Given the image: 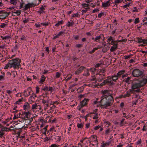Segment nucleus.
Segmentation results:
<instances>
[{
	"label": "nucleus",
	"instance_id": "nucleus-6",
	"mask_svg": "<svg viewBox=\"0 0 147 147\" xmlns=\"http://www.w3.org/2000/svg\"><path fill=\"white\" fill-rule=\"evenodd\" d=\"M31 109L34 112L36 113L40 111L41 109L40 105H38L36 103L32 105L31 107Z\"/></svg>",
	"mask_w": 147,
	"mask_h": 147
},
{
	"label": "nucleus",
	"instance_id": "nucleus-63",
	"mask_svg": "<svg viewBox=\"0 0 147 147\" xmlns=\"http://www.w3.org/2000/svg\"><path fill=\"white\" fill-rule=\"evenodd\" d=\"M115 43H116L115 42H109V45H113V46H117L116 44H115Z\"/></svg>",
	"mask_w": 147,
	"mask_h": 147
},
{
	"label": "nucleus",
	"instance_id": "nucleus-18",
	"mask_svg": "<svg viewBox=\"0 0 147 147\" xmlns=\"http://www.w3.org/2000/svg\"><path fill=\"white\" fill-rule=\"evenodd\" d=\"M112 80L111 77H109L108 78L105 80L104 81V83L105 84H111L112 83Z\"/></svg>",
	"mask_w": 147,
	"mask_h": 147
},
{
	"label": "nucleus",
	"instance_id": "nucleus-4",
	"mask_svg": "<svg viewBox=\"0 0 147 147\" xmlns=\"http://www.w3.org/2000/svg\"><path fill=\"white\" fill-rule=\"evenodd\" d=\"M30 114L29 111L24 112L21 115L20 119H18V121L20 122H22L24 120H28Z\"/></svg>",
	"mask_w": 147,
	"mask_h": 147
},
{
	"label": "nucleus",
	"instance_id": "nucleus-44",
	"mask_svg": "<svg viewBox=\"0 0 147 147\" xmlns=\"http://www.w3.org/2000/svg\"><path fill=\"white\" fill-rule=\"evenodd\" d=\"M22 98H20L15 103V104H20L21 102L22 101Z\"/></svg>",
	"mask_w": 147,
	"mask_h": 147
},
{
	"label": "nucleus",
	"instance_id": "nucleus-47",
	"mask_svg": "<svg viewBox=\"0 0 147 147\" xmlns=\"http://www.w3.org/2000/svg\"><path fill=\"white\" fill-rule=\"evenodd\" d=\"M147 123H146L144 124V125L143 126L142 130L143 131H146L147 130Z\"/></svg>",
	"mask_w": 147,
	"mask_h": 147
},
{
	"label": "nucleus",
	"instance_id": "nucleus-8",
	"mask_svg": "<svg viewBox=\"0 0 147 147\" xmlns=\"http://www.w3.org/2000/svg\"><path fill=\"white\" fill-rule=\"evenodd\" d=\"M10 13V12H7L5 11H0V19H5L8 16Z\"/></svg>",
	"mask_w": 147,
	"mask_h": 147
},
{
	"label": "nucleus",
	"instance_id": "nucleus-24",
	"mask_svg": "<svg viewBox=\"0 0 147 147\" xmlns=\"http://www.w3.org/2000/svg\"><path fill=\"white\" fill-rule=\"evenodd\" d=\"M99 115L98 114H96L95 115H93V119H95V122L96 123L98 122V119L99 118Z\"/></svg>",
	"mask_w": 147,
	"mask_h": 147
},
{
	"label": "nucleus",
	"instance_id": "nucleus-42",
	"mask_svg": "<svg viewBox=\"0 0 147 147\" xmlns=\"http://www.w3.org/2000/svg\"><path fill=\"white\" fill-rule=\"evenodd\" d=\"M49 102H47V103H46L45 104L43 105V106L44 107V109L45 110H46V109H48V107L49 106Z\"/></svg>",
	"mask_w": 147,
	"mask_h": 147
},
{
	"label": "nucleus",
	"instance_id": "nucleus-28",
	"mask_svg": "<svg viewBox=\"0 0 147 147\" xmlns=\"http://www.w3.org/2000/svg\"><path fill=\"white\" fill-rule=\"evenodd\" d=\"M111 77L112 81L114 82H116V80H117L119 78L117 76V75H114L112 76Z\"/></svg>",
	"mask_w": 147,
	"mask_h": 147
},
{
	"label": "nucleus",
	"instance_id": "nucleus-26",
	"mask_svg": "<svg viewBox=\"0 0 147 147\" xmlns=\"http://www.w3.org/2000/svg\"><path fill=\"white\" fill-rule=\"evenodd\" d=\"M109 145V143L108 142H102L101 143V147H105L107 146H108Z\"/></svg>",
	"mask_w": 147,
	"mask_h": 147
},
{
	"label": "nucleus",
	"instance_id": "nucleus-12",
	"mask_svg": "<svg viewBox=\"0 0 147 147\" xmlns=\"http://www.w3.org/2000/svg\"><path fill=\"white\" fill-rule=\"evenodd\" d=\"M53 88L52 87L48 86H46L43 88L42 90L45 91H50L51 93L53 90Z\"/></svg>",
	"mask_w": 147,
	"mask_h": 147
},
{
	"label": "nucleus",
	"instance_id": "nucleus-23",
	"mask_svg": "<svg viewBox=\"0 0 147 147\" xmlns=\"http://www.w3.org/2000/svg\"><path fill=\"white\" fill-rule=\"evenodd\" d=\"M125 72V71L124 70L119 71L117 74V76L119 78Z\"/></svg>",
	"mask_w": 147,
	"mask_h": 147
},
{
	"label": "nucleus",
	"instance_id": "nucleus-35",
	"mask_svg": "<svg viewBox=\"0 0 147 147\" xmlns=\"http://www.w3.org/2000/svg\"><path fill=\"white\" fill-rule=\"evenodd\" d=\"M131 77H128L126 79H125V82L126 83L129 84L131 82Z\"/></svg>",
	"mask_w": 147,
	"mask_h": 147
},
{
	"label": "nucleus",
	"instance_id": "nucleus-16",
	"mask_svg": "<svg viewBox=\"0 0 147 147\" xmlns=\"http://www.w3.org/2000/svg\"><path fill=\"white\" fill-rule=\"evenodd\" d=\"M36 97V95L33 93V95L30 96L29 98V101L30 103L31 104L32 103L33 100Z\"/></svg>",
	"mask_w": 147,
	"mask_h": 147
},
{
	"label": "nucleus",
	"instance_id": "nucleus-15",
	"mask_svg": "<svg viewBox=\"0 0 147 147\" xmlns=\"http://www.w3.org/2000/svg\"><path fill=\"white\" fill-rule=\"evenodd\" d=\"M30 105L28 102L25 103L23 106L24 109L27 112L28 111V109L30 108Z\"/></svg>",
	"mask_w": 147,
	"mask_h": 147
},
{
	"label": "nucleus",
	"instance_id": "nucleus-55",
	"mask_svg": "<svg viewBox=\"0 0 147 147\" xmlns=\"http://www.w3.org/2000/svg\"><path fill=\"white\" fill-rule=\"evenodd\" d=\"M41 25V24H40V23L39 24V23H38V24L36 23L35 24V26L36 28H39L40 27Z\"/></svg>",
	"mask_w": 147,
	"mask_h": 147
},
{
	"label": "nucleus",
	"instance_id": "nucleus-57",
	"mask_svg": "<svg viewBox=\"0 0 147 147\" xmlns=\"http://www.w3.org/2000/svg\"><path fill=\"white\" fill-rule=\"evenodd\" d=\"M36 94L38 93L39 92V88L38 86H36Z\"/></svg>",
	"mask_w": 147,
	"mask_h": 147
},
{
	"label": "nucleus",
	"instance_id": "nucleus-48",
	"mask_svg": "<svg viewBox=\"0 0 147 147\" xmlns=\"http://www.w3.org/2000/svg\"><path fill=\"white\" fill-rule=\"evenodd\" d=\"M77 126L78 128H82L83 127V125L82 123H78Z\"/></svg>",
	"mask_w": 147,
	"mask_h": 147
},
{
	"label": "nucleus",
	"instance_id": "nucleus-45",
	"mask_svg": "<svg viewBox=\"0 0 147 147\" xmlns=\"http://www.w3.org/2000/svg\"><path fill=\"white\" fill-rule=\"evenodd\" d=\"M73 22H70L68 21V23L67 24V25L68 27H69L71 26H72L73 25Z\"/></svg>",
	"mask_w": 147,
	"mask_h": 147
},
{
	"label": "nucleus",
	"instance_id": "nucleus-36",
	"mask_svg": "<svg viewBox=\"0 0 147 147\" xmlns=\"http://www.w3.org/2000/svg\"><path fill=\"white\" fill-rule=\"evenodd\" d=\"M63 20H61L60 21H58L57 23L56 24L55 26L57 27H58L60 25L63 24Z\"/></svg>",
	"mask_w": 147,
	"mask_h": 147
},
{
	"label": "nucleus",
	"instance_id": "nucleus-7",
	"mask_svg": "<svg viewBox=\"0 0 147 147\" xmlns=\"http://www.w3.org/2000/svg\"><path fill=\"white\" fill-rule=\"evenodd\" d=\"M89 100L88 99L84 98L82 101L80 102V105L78 107V110H80L82 107L85 106L88 101Z\"/></svg>",
	"mask_w": 147,
	"mask_h": 147
},
{
	"label": "nucleus",
	"instance_id": "nucleus-40",
	"mask_svg": "<svg viewBox=\"0 0 147 147\" xmlns=\"http://www.w3.org/2000/svg\"><path fill=\"white\" fill-rule=\"evenodd\" d=\"M101 47H95L91 51H90L89 52V53L90 54L92 53H94V51H95L97 50L99 48H100Z\"/></svg>",
	"mask_w": 147,
	"mask_h": 147
},
{
	"label": "nucleus",
	"instance_id": "nucleus-49",
	"mask_svg": "<svg viewBox=\"0 0 147 147\" xmlns=\"http://www.w3.org/2000/svg\"><path fill=\"white\" fill-rule=\"evenodd\" d=\"M108 50V49L106 47H104L102 49V51L103 53H105L107 52Z\"/></svg>",
	"mask_w": 147,
	"mask_h": 147
},
{
	"label": "nucleus",
	"instance_id": "nucleus-64",
	"mask_svg": "<svg viewBox=\"0 0 147 147\" xmlns=\"http://www.w3.org/2000/svg\"><path fill=\"white\" fill-rule=\"evenodd\" d=\"M121 2V0H115V3H119Z\"/></svg>",
	"mask_w": 147,
	"mask_h": 147
},
{
	"label": "nucleus",
	"instance_id": "nucleus-32",
	"mask_svg": "<svg viewBox=\"0 0 147 147\" xmlns=\"http://www.w3.org/2000/svg\"><path fill=\"white\" fill-rule=\"evenodd\" d=\"M46 78L43 75H42L41 76L40 80L39 81V83L40 84H42L45 81Z\"/></svg>",
	"mask_w": 147,
	"mask_h": 147
},
{
	"label": "nucleus",
	"instance_id": "nucleus-50",
	"mask_svg": "<svg viewBox=\"0 0 147 147\" xmlns=\"http://www.w3.org/2000/svg\"><path fill=\"white\" fill-rule=\"evenodd\" d=\"M90 71L94 73L96 71V69L94 68H91L90 69Z\"/></svg>",
	"mask_w": 147,
	"mask_h": 147
},
{
	"label": "nucleus",
	"instance_id": "nucleus-20",
	"mask_svg": "<svg viewBox=\"0 0 147 147\" xmlns=\"http://www.w3.org/2000/svg\"><path fill=\"white\" fill-rule=\"evenodd\" d=\"M20 116L21 115L20 112L17 113H15L14 114V116L13 117V119H18L19 118V119H20Z\"/></svg>",
	"mask_w": 147,
	"mask_h": 147
},
{
	"label": "nucleus",
	"instance_id": "nucleus-3",
	"mask_svg": "<svg viewBox=\"0 0 147 147\" xmlns=\"http://www.w3.org/2000/svg\"><path fill=\"white\" fill-rule=\"evenodd\" d=\"M20 62L21 60L18 58H16L9 61L4 68L5 69H8L9 68L13 67L14 69H19L21 66Z\"/></svg>",
	"mask_w": 147,
	"mask_h": 147
},
{
	"label": "nucleus",
	"instance_id": "nucleus-17",
	"mask_svg": "<svg viewBox=\"0 0 147 147\" xmlns=\"http://www.w3.org/2000/svg\"><path fill=\"white\" fill-rule=\"evenodd\" d=\"M110 5V2L109 1H107L105 3H102V7H107Z\"/></svg>",
	"mask_w": 147,
	"mask_h": 147
},
{
	"label": "nucleus",
	"instance_id": "nucleus-2",
	"mask_svg": "<svg viewBox=\"0 0 147 147\" xmlns=\"http://www.w3.org/2000/svg\"><path fill=\"white\" fill-rule=\"evenodd\" d=\"M138 83L133 84L131 86V89H130V92L131 93L135 91L137 92H139L140 88L145 85L147 83V75L141 77L139 79Z\"/></svg>",
	"mask_w": 147,
	"mask_h": 147
},
{
	"label": "nucleus",
	"instance_id": "nucleus-10",
	"mask_svg": "<svg viewBox=\"0 0 147 147\" xmlns=\"http://www.w3.org/2000/svg\"><path fill=\"white\" fill-rule=\"evenodd\" d=\"M6 128L0 124V138H2L4 134L3 131H5Z\"/></svg>",
	"mask_w": 147,
	"mask_h": 147
},
{
	"label": "nucleus",
	"instance_id": "nucleus-9",
	"mask_svg": "<svg viewBox=\"0 0 147 147\" xmlns=\"http://www.w3.org/2000/svg\"><path fill=\"white\" fill-rule=\"evenodd\" d=\"M32 92V90L30 88H28L26 90H24L23 92V94L25 97H27Z\"/></svg>",
	"mask_w": 147,
	"mask_h": 147
},
{
	"label": "nucleus",
	"instance_id": "nucleus-1",
	"mask_svg": "<svg viewBox=\"0 0 147 147\" xmlns=\"http://www.w3.org/2000/svg\"><path fill=\"white\" fill-rule=\"evenodd\" d=\"M101 94L100 101H98V99L96 98V100L93 101V104L102 109H108L113 105L114 101L112 91L110 90H102Z\"/></svg>",
	"mask_w": 147,
	"mask_h": 147
},
{
	"label": "nucleus",
	"instance_id": "nucleus-27",
	"mask_svg": "<svg viewBox=\"0 0 147 147\" xmlns=\"http://www.w3.org/2000/svg\"><path fill=\"white\" fill-rule=\"evenodd\" d=\"M11 4L14 6H16L17 4V0H10Z\"/></svg>",
	"mask_w": 147,
	"mask_h": 147
},
{
	"label": "nucleus",
	"instance_id": "nucleus-62",
	"mask_svg": "<svg viewBox=\"0 0 147 147\" xmlns=\"http://www.w3.org/2000/svg\"><path fill=\"white\" fill-rule=\"evenodd\" d=\"M130 3H129L127 4H126L125 5H124L123 6V7L124 8H127V7H129L130 5Z\"/></svg>",
	"mask_w": 147,
	"mask_h": 147
},
{
	"label": "nucleus",
	"instance_id": "nucleus-58",
	"mask_svg": "<svg viewBox=\"0 0 147 147\" xmlns=\"http://www.w3.org/2000/svg\"><path fill=\"white\" fill-rule=\"evenodd\" d=\"M131 56V55H130L127 56H126V55H125V56H124V58L125 59H128Z\"/></svg>",
	"mask_w": 147,
	"mask_h": 147
},
{
	"label": "nucleus",
	"instance_id": "nucleus-51",
	"mask_svg": "<svg viewBox=\"0 0 147 147\" xmlns=\"http://www.w3.org/2000/svg\"><path fill=\"white\" fill-rule=\"evenodd\" d=\"M61 74L59 72H57L56 73L55 77L56 78H59L60 77Z\"/></svg>",
	"mask_w": 147,
	"mask_h": 147
},
{
	"label": "nucleus",
	"instance_id": "nucleus-43",
	"mask_svg": "<svg viewBox=\"0 0 147 147\" xmlns=\"http://www.w3.org/2000/svg\"><path fill=\"white\" fill-rule=\"evenodd\" d=\"M138 43H143L144 39H142L140 38H138Z\"/></svg>",
	"mask_w": 147,
	"mask_h": 147
},
{
	"label": "nucleus",
	"instance_id": "nucleus-39",
	"mask_svg": "<svg viewBox=\"0 0 147 147\" xmlns=\"http://www.w3.org/2000/svg\"><path fill=\"white\" fill-rule=\"evenodd\" d=\"M80 17V15L78 12H77L76 13L73 14L71 16V18H74V17H78L79 18Z\"/></svg>",
	"mask_w": 147,
	"mask_h": 147
},
{
	"label": "nucleus",
	"instance_id": "nucleus-54",
	"mask_svg": "<svg viewBox=\"0 0 147 147\" xmlns=\"http://www.w3.org/2000/svg\"><path fill=\"white\" fill-rule=\"evenodd\" d=\"M6 93L9 94L11 97V94L12 93V91L11 90H6Z\"/></svg>",
	"mask_w": 147,
	"mask_h": 147
},
{
	"label": "nucleus",
	"instance_id": "nucleus-33",
	"mask_svg": "<svg viewBox=\"0 0 147 147\" xmlns=\"http://www.w3.org/2000/svg\"><path fill=\"white\" fill-rule=\"evenodd\" d=\"M107 41L109 44V42H115V40L113 39V38L111 36H110L108 38Z\"/></svg>",
	"mask_w": 147,
	"mask_h": 147
},
{
	"label": "nucleus",
	"instance_id": "nucleus-11",
	"mask_svg": "<svg viewBox=\"0 0 147 147\" xmlns=\"http://www.w3.org/2000/svg\"><path fill=\"white\" fill-rule=\"evenodd\" d=\"M43 98L42 99V103L44 105V104L48 102L49 100V96L46 95H44L42 96Z\"/></svg>",
	"mask_w": 147,
	"mask_h": 147
},
{
	"label": "nucleus",
	"instance_id": "nucleus-60",
	"mask_svg": "<svg viewBox=\"0 0 147 147\" xmlns=\"http://www.w3.org/2000/svg\"><path fill=\"white\" fill-rule=\"evenodd\" d=\"M104 15V14L103 13L101 12L99 13L98 15V17L99 18H100L102 16Z\"/></svg>",
	"mask_w": 147,
	"mask_h": 147
},
{
	"label": "nucleus",
	"instance_id": "nucleus-29",
	"mask_svg": "<svg viewBox=\"0 0 147 147\" xmlns=\"http://www.w3.org/2000/svg\"><path fill=\"white\" fill-rule=\"evenodd\" d=\"M117 46H112L111 47L110 49V51L111 52H115L117 50Z\"/></svg>",
	"mask_w": 147,
	"mask_h": 147
},
{
	"label": "nucleus",
	"instance_id": "nucleus-61",
	"mask_svg": "<svg viewBox=\"0 0 147 147\" xmlns=\"http://www.w3.org/2000/svg\"><path fill=\"white\" fill-rule=\"evenodd\" d=\"M49 147H58V146L55 144H53L51 145Z\"/></svg>",
	"mask_w": 147,
	"mask_h": 147
},
{
	"label": "nucleus",
	"instance_id": "nucleus-19",
	"mask_svg": "<svg viewBox=\"0 0 147 147\" xmlns=\"http://www.w3.org/2000/svg\"><path fill=\"white\" fill-rule=\"evenodd\" d=\"M33 6V4L28 3L26 4L24 7V9L25 10H27L28 8L32 7Z\"/></svg>",
	"mask_w": 147,
	"mask_h": 147
},
{
	"label": "nucleus",
	"instance_id": "nucleus-30",
	"mask_svg": "<svg viewBox=\"0 0 147 147\" xmlns=\"http://www.w3.org/2000/svg\"><path fill=\"white\" fill-rule=\"evenodd\" d=\"M130 91L129 92L127 91L126 93L124 94H123L122 95V97L123 98H125L127 97H129L131 93H130Z\"/></svg>",
	"mask_w": 147,
	"mask_h": 147
},
{
	"label": "nucleus",
	"instance_id": "nucleus-41",
	"mask_svg": "<svg viewBox=\"0 0 147 147\" xmlns=\"http://www.w3.org/2000/svg\"><path fill=\"white\" fill-rule=\"evenodd\" d=\"M125 120V119H122L121 121L119 123V125L120 126H122L124 125L123 122Z\"/></svg>",
	"mask_w": 147,
	"mask_h": 147
},
{
	"label": "nucleus",
	"instance_id": "nucleus-46",
	"mask_svg": "<svg viewBox=\"0 0 147 147\" xmlns=\"http://www.w3.org/2000/svg\"><path fill=\"white\" fill-rule=\"evenodd\" d=\"M1 73L2 74V75H0V80L3 79H4V78L5 76V74L4 72H1Z\"/></svg>",
	"mask_w": 147,
	"mask_h": 147
},
{
	"label": "nucleus",
	"instance_id": "nucleus-14",
	"mask_svg": "<svg viewBox=\"0 0 147 147\" xmlns=\"http://www.w3.org/2000/svg\"><path fill=\"white\" fill-rule=\"evenodd\" d=\"M103 36V35L102 34H100L99 36H96L95 38V42L100 43L101 42L100 41V40L102 38V37Z\"/></svg>",
	"mask_w": 147,
	"mask_h": 147
},
{
	"label": "nucleus",
	"instance_id": "nucleus-34",
	"mask_svg": "<svg viewBox=\"0 0 147 147\" xmlns=\"http://www.w3.org/2000/svg\"><path fill=\"white\" fill-rule=\"evenodd\" d=\"M85 139V138L80 141V142L78 144V147H83L84 144L83 143V141Z\"/></svg>",
	"mask_w": 147,
	"mask_h": 147
},
{
	"label": "nucleus",
	"instance_id": "nucleus-5",
	"mask_svg": "<svg viewBox=\"0 0 147 147\" xmlns=\"http://www.w3.org/2000/svg\"><path fill=\"white\" fill-rule=\"evenodd\" d=\"M144 71L140 70L138 69H134L132 72V75L134 77H139L142 76V77L145 76L143 75Z\"/></svg>",
	"mask_w": 147,
	"mask_h": 147
},
{
	"label": "nucleus",
	"instance_id": "nucleus-56",
	"mask_svg": "<svg viewBox=\"0 0 147 147\" xmlns=\"http://www.w3.org/2000/svg\"><path fill=\"white\" fill-rule=\"evenodd\" d=\"M6 24L5 23H2L0 25V27L2 28H4Z\"/></svg>",
	"mask_w": 147,
	"mask_h": 147
},
{
	"label": "nucleus",
	"instance_id": "nucleus-53",
	"mask_svg": "<svg viewBox=\"0 0 147 147\" xmlns=\"http://www.w3.org/2000/svg\"><path fill=\"white\" fill-rule=\"evenodd\" d=\"M50 23L48 22H45V23H40V24L42 25L43 26H48L49 25Z\"/></svg>",
	"mask_w": 147,
	"mask_h": 147
},
{
	"label": "nucleus",
	"instance_id": "nucleus-38",
	"mask_svg": "<svg viewBox=\"0 0 147 147\" xmlns=\"http://www.w3.org/2000/svg\"><path fill=\"white\" fill-rule=\"evenodd\" d=\"M0 37L3 40H8L10 38V37L9 36H1Z\"/></svg>",
	"mask_w": 147,
	"mask_h": 147
},
{
	"label": "nucleus",
	"instance_id": "nucleus-31",
	"mask_svg": "<svg viewBox=\"0 0 147 147\" xmlns=\"http://www.w3.org/2000/svg\"><path fill=\"white\" fill-rule=\"evenodd\" d=\"M90 73L89 71V70L88 69H86L84 71V75L86 76H89L90 75Z\"/></svg>",
	"mask_w": 147,
	"mask_h": 147
},
{
	"label": "nucleus",
	"instance_id": "nucleus-21",
	"mask_svg": "<svg viewBox=\"0 0 147 147\" xmlns=\"http://www.w3.org/2000/svg\"><path fill=\"white\" fill-rule=\"evenodd\" d=\"M90 139L91 140L92 142H97V137L96 136H92L90 137Z\"/></svg>",
	"mask_w": 147,
	"mask_h": 147
},
{
	"label": "nucleus",
	"instance_id": "nucleus-22",
	"mask_svg": "<svg viewBox=\"0 0 147 147\" xmlns=\"http://www.w3.org/2000/svg\"><path fill=\"white\" fill-rule=\"evenodd\" d=\"M45 9V8H44L43 6L41 7L39 9L38 11H37L40 14H42L44 13L43 10Z\"/></svg>",
	"mask_w": 147,
	"mask_h": 147
},
{
	"label": "nucleus",
	"instance_id": "nucleus-25",
	"mask_svg": "<svg viewBox=\"0 0 147 147\" xmlns=\"http://www.w3.org/2000/svg\"><path fill=\"white\" fill-rule=\"evenodd\" d=\"M64 33V32L62 31L59 32L58 34H56V35L53 37V39H55L57 38H59L61 35Z\"/></svg>",
	"mask_w": 147,
	"mask_h": 147
},
{
	"label": "nucleus",
	"instance_id": "nucleus-37",
	"mask_svg": "<svg viewBox=\"0 0 147 147\" xmlns=\"http://www.w3.org/2000/svg\"><path fill=\"white\" fill-rule=\"evenodd\" d=\"M21 13V12L20 11L17 10L16 11L13 13V14L14 16H19Z\"/></svg>",
	"mask_w": 147,
	"mask_h": 147
},
{
	"label": "nucleus",
	"instance_id": "nucleus-52",
	"mask_svg": "<svg viewBox=\"0 0 147 147\" xmlns=\"http://www.w3.org/2000/svg\"><path fill=\"white\" fill-rule=\"evenodd\" d=\"M139 18H137L135 19L134 23L135 24H136L138 23L139 22Z\"/></svg>",
	"mask_w": 147,
	"mask_h": 147
},
{
	"label": "nucleus",
	"instance_id": "nucleus-13",
	"mask_svg": "<svg viewBox=\"0 0 147 147\" xmlns=\"http://www.w3.org/2000/svg\"><path fill=\"white\" fill-rule=\"evenodd\" d=\"M85 68V67L84 66H81L79 68L75 71V74L78 75L80 74L83 71V69Z\"/></svg>",
	"mask_w": 147,
	"mask_h": 147
},
{
	"label": "nucleus",
	"instance_id": "nucleus-59",
	"mask_svg": "<svg viewBox=\"0 0 147 147\" xmlns=\"http://www.w3.org/2000/svg\"><path fill=\"white\" fill-rule=\"evenodd\" d=\"M98 109H96L93 111L92 112V114H94V115H95L96 114H98L97 113H96Z\"/></svg>",
	"mask_w": 147,
	"mask_h": 147
}]
</instances>
